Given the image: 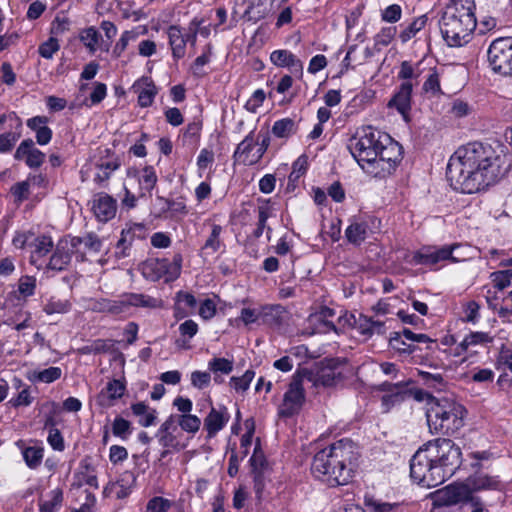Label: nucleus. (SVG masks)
I'll use <instances>...</instances> for the list:
<instances>
[{
    "label": "nucleus",
    "mask_w": 512,
    "mask_h": 512,
    "mask_svg": "<svg viewBox=\"0 0 512 512\" xmlns=\"http://www.w3.org/2000/svg\"><path fill=\"white\" fill-rule=\"evenodd\" d=\"M296 132V125L291 118L277 120L272 127V133L278 138H287Z\"/></svg>",
    "instance_id": "nucleus-45"
},
{
    "label": "nucleus",
    "mask_w": 512,
    "mask_h": 512,
    "mask_svg": "<svg viewBox=\"0 0 512 512\" xmlns=\"http://www.w3.org/2000/svg\"><path fill=\"white\" fill-rule=\"evenodd\" d=\"M230 414L225 406L218 408L212 406L204 418V430L207 432V439L214 438L229 422Z\"/></svg>",
    "instance_id": "nucleus-15"
},
{
    "label": "nucleus",
    "mask_w": 512,
    "mask_h": 512,
    "mask_svg": "<svg viewBox=\"0 0 512 512\" xmlns=\"http://www.w3.org/2000/svg\"><path fill=\"white\" fill-rule=\"evenodd\" d=\"M36 289V279L32 276H22L18 281V291L24 298L34 294Z\"/></svg>",
    "instance_id": "nucleus-60"
},
{
    "label": "nucleus",
    "mask_w": 512,
    "mask_h": 512,
    "mask_svg": "<svg viewBox=\"0 0 512 512\" xmlns=\"http://www.w3.org/2000/svg\"><path fill=\"white\" fill-rule=\"evenodd\" d=\"M303 380L305 379L298 370L293 376L287 391L284 393L283 401L278 411L281 417H292L301 410L305 402Z\"/></svg>",
    "instance_id": "nucleus-10"
},
{
    "label": "nucleus",
    "mask_w": 512,
    "mask_h": 512,
    "mask_svg": "<svg viewBox=\"0 0 512 512\" xmlns=\"http://www.w3.org/2000/svg\"><path fill=\"white\" fill-rule=\"evenodd\" d=\"M177 431L178 428L175 425V421L172 417H168L157 431L156 436L159 444L163 448H172L176 451L183 449L184 446L180 444L178 436L176 435Z\"/></svg>",
    "instance_id": "nucleus-18"
},
{
    "label": "nucleus",
    "mask_w": 512,
    "mask_h": 512,
    "mask_svg": "<svg viewBox=\"0 0 512 512\" xmlns=\"http://www.w3.org/2000/svg\"><path fill=\"white\" fill-rule=\"evenodd\" d=\"M119 166L118 161H108L97 164L98 172L94 176V181L99 185L104 184Z\"/></svg>",
    "instance_id": "nucleus-47"
},
{
    "label": "nucleus",
    "mask_w": 512,
    "mask_h": 512,
    "mask_svg": "<svg viewBox=\"0 0 512 512\" xmlns=\"http://www.w3.org/2000/svg\"><path fill=\"white\" fill-rule=\"evenodd\" d=\"M88 309L98 313L120 314L123 312V304L120 300L106 298H91L88 300Z\"/></svg>",
    "instance_id": "nucleus-29"
},
{
    "label": "nucleus",
    "mask_w": 512,
    "mask_h": 512,
    "mask_svg": "<svg viewBox=\"0 0 512 512\" xmlns=\"http://www.w3.org/2000/svg\"><path fill=\"white\" fill-rule=\"evenodd\" d=\"M173 503L167 498L155 496L151 498L145 508V512H167Z\"/></svg>",
    "instance_id": "nucleus-52"
},
{
    "label": "nucleus",
    "mask_w": 512,
    "mask_h": 512,
    "mask_svg": "<svg viewBox=\"0 0 512 512\" xmlns=\"http://www.w3.org/2000/svg\"><path fill=\"white\" fill-rule=\"evenodd\" d=\"M222 231L223 228L221 225L212 224L211 233L208 236L207 240L205 241V244L202 247V249L209 251V253L211 254L217 252L221 248V246H223V242L220 238Z\"/></svg>",
    "instance_id": "nucleus-43"
},
{
    "label": "nucleus",
    "mask_w": 512,
    "mask_h": 512,
    "mask_svg": "<svg viewBox=\"0 0 512 512\" xmlns=\"http://www.w3.org/2000/svg\"><path fill=\"white\" fill-rule=\"evenodd\" d=\"M385 133L371 126L360 128L349 140L348 149L357 163L368 173L378 155Z\"/></svg>",
    "instance_id": "nucleus-5"
},
{
    "label": "nucleus",
    "mask_w": 512,
    "mask_h": 512,
    "mask_svg": "<svg viewBox=\"0 0 512 512\" xmlns=\"http://www.w3.org/2000/svg\"><path fill=\"white\" fill-rule=\"evenodd\" d=\"M412 91L413 84L410 81H405L388 102V107L395 108L405 120L408 119V113L411 110Z\"/></svg>",
    "instance_id": "nucleus-17"
},
{
    "label": "nucleus",
    "mask_w": 512,
    "mask_h": 512,
    "mask_svg": "<svg viewBox=\"0 0 512 512\" xmlns=\"http://www.w3.org/2000/svg\"><path fill=\"white\" fill-rule=\"evenodd\" d=\"M175 421L176 426L191 434H195L201 427V420L198 416L193 414L170 415Z\"/></svg>",
    "instance_id": "nucleus-36"
},
{
    "label": "nucleus",
    "mask_w": 512,
    "mask_h": 512,
    "mask_svg": "<svg viewBox=\"0 0 512 512\" xmlns=\"http://www.w3.org/2000/svg\"><path fill=\"white\" fill-rule=\"evenodd\" d=\"M365 503L370 512H404L403 506L399 503L381 502L374 499H369Z\"/></svg>",
    "instance_id": "nucleus-49"
},
{
    "label": "nucleus",
    "mask_w": 512,
    "mask_h": 512,
    "mask_svg": "<svg viewBox=\"0 0 512 512\" xmlns=\"http://www.w3.org/2000/svg\"><path fill=\"white\" fill-rule=\"evenodd\" d=\"M71 309V303L67 299H61L55 296L50 297L43 306V311L48 314H64Z\"/></svg>",
    "instance_id": "nucleus-42"
},
{
    "label": "nucleus",
    "mask_w": 512,
    "mask_h": 512,
    "mask_svg": "<svg viewBox=\"0 0 512 512\" xmlns=\"http://www.w3.org/2000/svg\"><path fill=\"white\" fill-rule=\"evenodd\" d=\"M428 21L427 15H421L415 18L411 23L403 27L399 34V38L402 43H407L414 38L424 27Z\"/></svg>",
    "instance_id": "nucleus-38"
},
{
    "label": "nucleus",
    "mask_w": 512,
    "mask_h": 512,
    "mask_svg": "<svg viewBox=\"0 0 512 512\" xmlns=\"http://www.w3.org/2000/svg\"><path fill=\"white\" fill-rule=\"evenodd\" d=\"M146 32L147 29L144 26H139L137 28L124 31L113 48V55L115 57H120L130 42L136 41L140 35H143Z\"/></svg>",
    "instance_id": "nucleus-30"
},
{
    "label": "nucleus",
    "mask_w": 512,
    "mask_h": 512,
    "mask_svg": "<svg viewBox=\"0 0 512 512\" xmlns=\"http://www.w3.org/2000/svg\"><path fill=\"white\" fill-rule=\"evenodd\" d=\"M99 32L94 27L84 29L80 34L81 42L91 51L95 52L99 42Z\"/></svg>",
    "instance_id": "nucleus-50"
},
{
    "label": "nucleus",
    "mask_w": 512,
    "mask_h": 512,
    "mask_svg": "<svg viewBox=\"0 0 512 512\" xmlns=\"http://www.w3.org/2000/svg\"><path fill=\"white\" fill-rule=\"evenodd\" d=\"M493 341V337L487 332H471L466 335L463 340L455 348V355L459 356L464 353H474L477 346H484Z\"/></svg>",
    "instance_id": "nucleus-23"
},
{
    "label": "nucleus",
    "mask_w": 512,
    "mask_h": 512,
    "mask_svg": "<svg viewBox=\"0 0 512 512\" xmlns=\"http://www.w3.org/2000/svg\"><path fill=\"white\" fill-rule=\"evenodd\" d=\"M120 302L123 304V310L128 306L145 307L150 309L163 307L162 299L138 293L125 295Z\"/></svg>",
    "instance_id": "nucleus-27"
},
{
    "label": "nucleus",
    "mask_w": 512,
    "mask_h": 512,
    "mask_svg": "<svg viewBox=\"0 0 512 512\" xmlns=\"http://www.w3.org/2000/svg\"><path fill=\"white\" fill-rule=\"evenodd\" d=\"M487 57L493 72L512 76V37H499L488 48Z\"/></svg>",
    "instance_id": "nucleus-9"
},
{
    "label": "nucleus",
    "mask_w": 512,
    "mask_h": 512,
    "mask_svg": "<svg viewBox=\"0 0 512 512\" xmlns=\"http://www.w3.org/2000/svg\"><path fill=\"white\" fill-rule=\"evenodd\" d=\"M107 95V86L104 83L96 82L89 99L84 102L88 107L99 104Z\"/></svg>",
    "instance_id": "nucleus-59"
},
{
    "label": "nucleus",
    "mask_w": 512,
    "mask_h": 512,
    "mask_svg": "<svg viewBox=\"0 0 512 512\" xmlns=\"http://www.w3.org/2000/svg\"><path fill=\"white\" fill-rule=\"evenodd\" d=\"M104 493L115 495L117 499H124L131 493V487L127 485L124 478H121L116 482L109 483L105 487Z\"/></svg>",
    "instance_id": "nucleus-48"
},
{
    "label": "nucleus",
    "mask_w": 512,
    "mask_h": 512,
    "mask_svg": "<svg viewBox=\"0 0 512 512\" xmlns=\"http://www.w3.org/2000/svg\"><path fill=\"white\" fill-rule=\"evenodd\" d=\"M461 450L448 438L421 446L410 461V476L419 485L436 487L452 477L461 465Z\"/></svg>",
    "instance_id": "nucleus-2"
},
{
    "label": "nucleus",
    "mask_w": 512,
    "mask_h": 512,
    "mask_svg": "<svg viewBox=\"0 0 512 512\" xmlns=\"http://www.w3.org/2000/svg\"><path fill=\"white\" fill-rule=\"evenodd\" d=\"M169 45L172 50L174 59H181L186 53V44L189 41V36H185L182 29L178 26H170L168 28Z\"/></svg>",
    "instance_id": "nucleus-26"
},
{
    "label": "nucleus",
    "mask_w": 512,
    "mask_h": 512,
    "mask_svg": "<svg viewBox=\"0 0 512 512\" xmlns=\"http://www.w3.org/2000/svg\"><path fill=\"white\" fill-rule=\"evenodd\" d=\"M208 368L213 373L229 374L233 370V362L226 358H213L209 361Z\"/></svg>",
    "instance_id": "nucleus-55"
},
{
    "label": "nucleus",
    "mask_w": 512,
    "mask_h": 512,
    "mask_svg": "<svg viewBox=\"0 0 512 512\" xmlns=\"http://www.w3.org/2000/svg\"><path fill=\"white\" fill-rule=\"evenodd\" d=\"M48 496V500L39 504V512H56L61 507L63 502L62 490L54 489Z\"/></svg>",
    "instance_id": "nucleus-46"
},
{
    "label": "nucleus",
    "mask_w": 512,
    "mask_h": 512,
    "mask_svg": "<svg viewBox=\"0 0 512 512\" xmlns=\"http://www.w3.org/2000/svg\"><path fill=\"white\" fill-rule=\"evenodd\" d=\"M198 332V324L191 319L185 320L183 323L179 325V333L181 335V339L183 344L187 343L190 339H192Z\"/></svg>",
    "instance_id": "nucleus-56"
},
{
    "label": "nucleus",
    "mask_w": 512,
    "mask_h": 512,
    "mask_svg": "<svg viewBox=\"0 0 512 512\" xmlns=\"http://www.w3.org/2000/svg\"><path fill=\"white\" fill-rule=\"evenodd\" d=\"M112 433L114 436L126 440L131 434V424L122 417H116L112 423Z\"/></svg>",
    "instance_id": "nucleus-53"
},
{
    "label": "nucleus",
    "mask_w": 512,
    "mask_h": 512,
    "mask_svg": "<svg viewBox=\"0 0 512 512\" xmlns=\"http://www.w3.org/2000/svg\"><path fill=\"white\" fill-rule=\"evenodd\" d=\"M170 262L168 259H149L142 263V275L149 281H158L168 273Z\"/></svg>",
    "instance_id": "nucleus-24"
},
{
    "label": "nucleus",
    "mask_w": 512,
    "mask_h": 512,
    "mask_svg": "<svg viewBox=\"0 0 512 512\" xmlns=\"http://www.w3.org/2000/svg\"><path fill=\"white\" fill-rule=\"evenodd\" d=\"M254 376L255 372L249 369L241 377H232L230 384L236 391L244 392L249 388Z\"/></svg>",
    "instance_id": "nucleus-58"
},
{
    "label": "nucleus",
    "mask_w": 512,
    "mask_h": 512,
    "mask_svg": "<svg viewBox=\"0 0 512 512\" xmlns=\"http://www.w3.org/2000/svg\"><path fill=\"white\" fill-rule=\"evenodd\" d=\"M281 311L282 307L279 305L264 306L259 312L255 309L243 308L240 312V319L245 325L255 323L260 317L263 319V322L269 323L270 317L278 315Z\"/></svg>",
    "instance_id": "nucleus-25"
},
{
    "label": "nucleus",
    "mask_w": 512,
    "mask_h": 512,
    "mask_svg": "<svg viewBox=\"0 0 512 512\" xmlns=\"http://www.w3.org/2000/svg\"><path fill=\"white\" fill-rule=\"evenodd\" d=\"M148 235L147 227L142 223H133L123 229L120 237V246L128 243L132 245L135 239L144 240Z\"/></svg>",
    "instance_id": "nucleus-31"
},
{
    "label": "nucleus",
    "mask_w": 512,
    "mask_h": 512,
    "mask_svg": "<svg viewBox=\"0 0 512 512\" xmlns=\"http://www.w3.org/2000/svg\"><path fill=\"white\" fill-rule=\"evenodd\" d=\"M212 55L213 47L211 44H207L203 48L202 54L194 60L190 67V71L193 74V76L197 78H203L208 74L207 71L204 69V66L211 61Z\"/></svg>",
    "instance_id": "nucleus-33"
},
{
    "label": "nucleus",
    "mask_w": 512,
    "mask_h": 512,
    "mask_svg": "<svg viewBox=\"0 0 512 512\" xmlns=\"http://www.w3.org/2000/svg\"><path fill=\"white\" fill-rule=\"evenodd\" d=\"M423 91L432 95H436L441 92L440 74L436 68H432L430 70L429 75L423 84Z\"/></svg>",
    "instance_id": "nucleus-51"
},
{
    "label": "nucleus",
    "mask_w": 512,
    "mask_h": 512,
    "mask_svg": "<svg viewBox=\"0 0 512 512\" xmlns=\"http://www.w3.org/2000/svg\"><path fill=\"white\" fill-rule=\"evenodd\" d=\"M465 408L455 401L444 398L430 404L426 412L431 433L454 434L464 425Z\"/></svg>",
    "instance_id": "nucleus-4"
},
{
    "label": "nucleus",
    "mask_w": 512,
    "mask_h": 512,
    "mask_svg": "<svg viewBox=\"0 0 512 512\" xmlns=\"http://www.w3.org/2000/svg\"><path fill=\"white\" fill-rule=\"evenodd\" d=\"M475 0H451V3L445 8V12L461 15V17H475Z\"/></svg>",
    "instance_id": "nucleus-37"
},
{
    "label": "nucleus",
    "mask_w": 512,
    "mask_h": 512,
    "mask_svg": "<svg viewBox=\"0 0 512 512\" xmlns=\"http://www.w3.org/2000/svg\"><path fill=\"white\" fill-rule=\"evenodd\" d=\"M308 162L306 156H300L294 161L292 171L288 177L289 183H294L303 176L307 170Z\"/></svg>",
    "instance_id": "nucleus-61"
},
{
    "label": "nucleus",
    "mask_w": 512,
    "mask_h": 512,
    "mask_svg": "<svg viewBox=\"0 0 512 512\" xmlns=\"http://www.w3.org/2000/svg\"><path fill=\"white\" fill-rule=\"evenodd\" d=\"M270 61L280 68H287L297 78L303 77L304 65L294 53L287 49H277L271 52Z\"/></svg>",
    "instance_id": "nucleus-14"
},
{
    "label": "nucleus",
    "mask_w": 512,
    "mask_h": 512,
    "mask_svg": "<svg viewBox=\"0 0 512 512\" xmlns=\"http://www.w3.org/2000/svg\"><path fill=\"white\" fill-rule=\"evenodd\" d=\"M367 234V225L364 223H352L350 224L346 231L345 236L347 240L355 245H359L366 238Z\"/></svg>",
    "instance_id": "nucleus-44"
},
{
    "label": "nucleus",
    "mask_w": 512,
    "mask_h": 512,
    "mask_svg": "<svg viewBox=\"0 0 512 512\" xmlns=\"http://www.w3.org/2000/svg\"><path fill=\"white\" fill-rule=\"evenodd\" d=\"M132 88L138 94V105L142 108L151 106L158 93L153 80L149 77H142L137 80Z\"/></svg>",
    "instance_id": "nucleus-22"
},
{
    "label": "nucleus",
    "mask_w": 512,
    "mask_h": 512,
    "mask_svg": "<svg viewBox=\"0 0 512 512\" xmlns=\"http://www.w3.org/2000/svg\"><path fill=\"white\" fill-rule=\"evenodd\" d=\"M22 456L30 469L38 468L44 456V449L39 446H29L22 450Z\"/></svg>",
    "instance_id": "nucleus-41"
},
{
    "label": "nucleus",
    "mask_w": 512,
    "mask_h": 512,
    "mask_svg": "<svg viewBox=\"0 0 512 512\" xmlns=\"http://www.w3.org/2000/svg\"><path fill=\"white\" fill-rule=\"evenodd\" d=\"M14 157L17 160L26 157L25 162L30 168H38L44 162L45 154L34 147V142L31 139H25L16 149Z\"/></svg>",
    "instance_id": "nucleus-20"
},
{
    "label": "nucleus",
    "mask_w": 512,
    "mask_h": 512,
    "mask_svg": "<svg viewBox=\"0 0 512 512\" xmlns=\"http://www.w3.org/2000/svg\"><path fill=\"white\" fill-rule=\"evenodd\" d=\"M359 452L350 439H341L318 451L311 464L315 478L335 487L346 485L353 477Z\"/></svg>",
    "instance_id": "nucleus-3"
},
{
    "label": "nucleus",
    "mask_w": 512,
    "mask_h": 512,
    "mask_svg": "<svg viewBox=\"0 0 512 512\" xmlns=\"http://www.w3.org/2000/svg\"><path fill=\"white\" fill-rule=\"evenodd\" d=\"M497 313L504 322L512 324V290L503 298V305Z\"/></svg>",
    "instance_id": "nucleus-63"
},
{
    "label": "nucleus",
    "mask_w": 512,
    "mask_h": 512,
    "mask_svg": "<svg viewBox=\"0 0 512 512\" xmlns=\"http://www.w3.org/2000/svg\"><path fill=\"white\" fill-rule=\"evenodd\" d=\"M92 211L98 221L108 222L116 215L117 202L106 193H97L92 200Z\"/></svg>",
    "instance_id": "nucleus-16"
},
{
    "label": "nucleus",
    "mask_w": 512,
    "mask_h": 512,
    "mask_svg": "<svg viewBox=\"0 0 512 512\" xmlns=\"http://www.w3.org/2000/svg\"><path fill=\"white\" fill-rule=\"evenodd\" d=\"M131 410L135 416L140 417L139 424L143 427H149L155 423L157 412L151 409L144 402L132 404Z\"/></svg>",
    "instance_id": "nucleus-35"
},
{
    "label": "nucleus",
    "mask_w": 512,
    "mask_h": 512,
    "mask_svg": "<svg viewBox=\"0 0 512 512\" xmlns=\"http://www.w3.org/2000/svg\"><path fill=\"white\" fill-rule=\"evenodd\" d=\"M378 155L368 173L374 177L384 178L390 175L402 160V146L385 133Z\"/></svg>",
    "instance_id": "nucleus-8"
},
{
    "label": "nucleus",
    "mask_w": 512,
    "mask_h": 512,
    "mask_svg": "<svg viewBox=\"0 0 512 512\" xmlns=\"http://www.w3.org/2000/svg\"><path fill=\"white\" fill-rule=\"evenodd\" d=\"M157 180L158 178L155 169L152 166H145L141 170L138 181L140 185V190L142 192V196H144L146 192H152V190L156 186Z\"/></svg>",
    "instance_id": "nucleus-40"
},
{
    "label": "nucleus",
    "mask_w": 512,
    "mask_h": 512,
    "mask_svg": "<svg viewBox=\"0 0 512 512\" xmlns=\"http://www.w3.org/2000/svg\"><path fill=\"white\" fill-rule=\"evenodd\" d=\"M402 17V8L398 4H392L386 7L381 14L383 21L388 23H396Z\"/></svg>",
    "instance_id": "nucleus-62"
},
{
    "label": "nucleus",
    "mask_w": 512,
    "mask_h": 512,
    "mask_svg": "<svg viewBox=\"0 0 512 512\" xmlns=\"http://www.w3.org/2000/svg\"><path fill=\"white\" fill-rule=\"evenodd\" d=\"M60 49L58 39L50 37L47 41L40 44L38 53L45 59H52L53 55Z\"/></svg>",
    "instance_id": "nucleus-57"
},
{
    "label": "nucleus",
    "mask_w": 512,
    "mask_h": 512,
    "mask_svg": "<svg viewBox=\"0 0 512 512\" xmlns=\"http://www.w3.org/2000/svg\"><path fill=\"white\" fill-rule=\"evenodd\" d=\"M438 24L442 38L449 47H462L471 41L477 21L476 18L443 11Z\"/></svg>",
    "instance_id": "nucleus-6"
},
{
    "label": "nucleus",
    "mask_w": 512,
    "mask_h": 512,
    "mask_svg": "<svg viewBox=\"0 0 512 512\" xmlns=\"http://www.w3.org/2000/svg\"><path fill=\"white\" fill-rule=\"evenodd\" d=\"M397 33L396 26L383 27L374 37L375 46H388Z\"/></svg>",
    "instance_id": "nucleus-54"
},
{
    "label": "nucleus",
    "mask_w": 512,
    "mask_h": 512,
    "mask_svg": "<svg viewBox=\"0 0 512 512\" xmlns=\"http://www.w3.org/2000/svg\"><path fill=\"white\" fill-rule=\"evenodd\" d=\"M471 493L464 483H454L438 490L435 501L440 506H452L458 503H466Z\"/></svg>",
    "instance_id": "nucleus-13"
},
{
    "label": "nucleus",
    "mask_w": 512,
    "mask_h": 512,
    "mask_svg": "<svg viewBox=\"0 0 512 512\" xmlns=\"http://www.w3.org/2000/svg\"><path fill=\"white\" fill-rule=\"evenodd\" d=\"M510 167L511 156L503 148L475 141L452 154L446 174L454 190L472 194L499 182Z\"/></svg>",
    "instance_id": "nucleus-1"
},
{
    "label": "nucleus",
    "mask_w": 512,
    "mask_h": 512,
    "mask_svg": "<svg viewBox=\"0 0 512 512\" xmlns=\"http://www.w3.org/2000/svg\"><path fill=\"white\" fill-rule=\"evenodd\" d=\"M461 248L462 246L458 243L444 246H423L413 253L410 263L413 265L429 266L431 268L447 261L450 263H459L466 259L463 254L459 253Z\"/></svg>",
    "instance_id": "nucleus-7"
},
{
    "label": "nucleus",
    "mask_w": 512,
    "mask_h": 512,
    "mask_svg": "<svg viewBox=\"0 0 512 512\" xmlns=\"http://www.w3.org/2000/svg\"><path fill=\"white\" fill-rule=\"evenodd\" d=\"M466 487L470 490L471 495L475 492L484 490H500L501 481L497 476H490L483 472H476L469 476L465 481Z\"/></svg>",
    "instance_id": "nucleus-19"
},
{
    "label": "nucleus",
    "mask_w": 512,
    "mask_h": 512,
    "mask_svg": "<svg viewBox=\"0 0 512 512\" xmlns=\"http://www.w3.org/2000/svg\"><path fill=\"white\" fill-rule=\"evenodd\" d=\"M300 375L315 387L329 388L335 386L341 379V373L331 367H321L316 370L304 368Z\"/></svg>",
    "instance_id": "nucleus-12"
},
{
    "label": "nucleus",
    "mask_w": 512,
    "mask_h": 512,
    "mask_svg": "<svg viewBox=\"0 0 512 512\" xmlns=\"http://www.w3.org/2000/svg\"><path fill=\"white\" fill-rule=\"evenodd\" d=\"M76 239L65 237L58 241L56 248L48 263V268L52 270L62 271L71 261L72 255H75L77 261L84 262L86 260V252L75 249Z\"/></svg>",
    "instance_id": "nucleus-11"
},
{
    "label": "nucleus",
    "mask_w": 512,
    "mask_h": 512,
    "mask_svg": "<svg viewBox=\"0 0 512 512\" xmlns=\"http://www.w3.org/2000/svg\"><path fill=\"white\" fill-rule=\"evenodd\" d=\"M79 242L75 243L76 250L88 251L90 253L98 254L103 246L102 240L94 233H88L83 237H70Z\"/></svg>",
    "instance_id": "nucleus-32"
},
{
    "label": "nucleus",
    "mask_w": 512,
    "mask_h": 512,
    "mask_svg": "<svg viewBox=\"0 0 512 512\" xmlns=\"http://www.w3.org/2000/svg\"><path fill=\"white\" fill-rule=\"evenodd\" d=\"M256 141L254 132L251 131L237 146L233 158L234 161L243 165H254L257 163L256 151L252 153Z\"/></svg>",
    "instance_id": "nucleus-21"
},
{
    "label": "nucleus",
    "mask_w": 512,
    "mask_h": 512,
    "mask_svg": "<svg viewBox=\"0 0 512 512\" xmlns=\"http://www.w3.org/2000/svg\"><path fill=\"white\" fill-rule=\"evenodd\" d=\"M53 241L50 236L40 235L37 237H33L30 247H32L31 251V259L34 261L35 257L41 258L46 256L53 249Z\"/></svg>",
    "instance_id": "nucleus-34"
},
{
    "label": "nucleus",
    "mask_w": 512,
    "mask_h": 512,
    "mask_svg": "<svg viewBox=\"0 0 512 512\" xmlns=\"http://www.w3.org/2000/svg\"><path fill=\"white\" fill-rule=\"evenodd\" d=\"M62 375L59 367H49L44 370H35L29 374V380L32 382L52 383L58 380Z\"/></svg>",
    "instance_id": "nucleus-39"
},
{
    "label": "nucleus",
    "mask_w": 512,
    "mask_h": 512,
    "mask_svg": "<svg viewBox=\"0 0 512 512\" xmlns=\"http://www.w3.org/2000/svg\"><path fill=\"white\" fill-rule=\"evenodd\" d=\"M125 389V384L120 380L109 381L98 396L99 403L104 406L112 405L115 400L123 396Z\"/></svg>",
    "instance_id": "nucleus-28"
},
{
    "label": "nucleus",
    "mask_w": 512,
    "mask_h": 512,
    "mask_svg": "<svg viewBox=\"0 0 512 512\" xmlns=\"http://www.w3.org/2000/svg\"><path fill=\"white\" fill-rule=\"evenodd\" d=\"M47 442L56 451H63L65 449L63 436L57 428H53L49 431Z\"/></svg>",
    "instance_id": "nucleus-64"
}]
</instances>
